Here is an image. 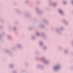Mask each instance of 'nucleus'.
Returning <instances> with one entry per match:
<instances>
[{"mask_svg": "<svg viewBox=\"0 0 73 73\" xmlns=\"http://www.w3.org/2000/svg\"><path fill=\"white\" fill-rule=\"evenodd\" d=\"M29 16V15H27V16Z\"/></svg>", "mask_w": 73, "mask_h": 73, "instance_id": "nucleus-34", "label": "nucleus"}, {"mask_svg": "<svg viewBox=\"0 0 73 73\" xmlns=\"http://www.w3.org/2000/svg\"><path fill=\"white\" fill-rule=\"evenodd\" d=\"M17 46L18 48H21V47H22V46H21V45H17Z\"/></svg>", "mask_w": 73, "mask_h": 73, "instance_id": "nucleus-10", "label": "nucleus"}, {"mask_svg": "<svg viewBox=\"0 0 73 73\" xmlns=\"http://www.w3.org/2000/svg\"><path fill=\"white\" fill-rule=\"evenodd\" d=\"M63 3L64 4H66V2H65V1H64V2Z\"/></svg>", "mask_w": 73, "mask_h": 73, "instance_id": "nucleus-22", "label": "nucleus"}, {"mask_svg": "<svg viewBox=\"0 0 73 73\" xmlns=\"http://www.w3.org/2000/svg\"><path fill=\"white\" fill-rule=\"evenodd\" d=\"M41 28H44V26L43 25H42L40 26Z\"/></svg>", "mask_w": 73, "mask_h": 73, "instance_id": "nucleus-14", "label": "nucleus"}, {"mask_svg": "<svg viewBox=\"0 0 73 73\" xmlns=\"http://www.w3.org/2000/svg\"><path fill=\"white\" fill-rule=\"evenodd\" d=\"M38 68H41L42 69L44 68V66H42L41 65H38Z\"/></svg>", "mask_w": 73, "mask_h": 73, "instance_id": "nucleus-5", "label": "nucleus"}, {"mask_svg": "<svg viewBox=\"0 0 73 73\" xmlns=\"http://www.w3.org/2000/svg\"><path fill=\"white\" fill-rule=\"evenodd\" d=\"M32 38L33 39V40H35V38H35V37L33 36H32Z\"/></svg>", "mask_w": 73, "mask_h": 73, "instance_id": "nucleus-12", "label": "nucleus"}, {"mask_svg": "<svg viewBox=\"0 0 73 73\" xmlns=\"http://www.w3.org/2000/svg\"><path fill=\"white\" fill-rule=\"evenodd\" d=\"M14 30L15 31V30H16V27H15L14 28Z\"/></svg>", "mask_w": 73, "mask_h": 73, "instance_id": "nucleus-25", "label": "nucleus"}, {"mask_svg": "<svg viewBox=\"0 0 73 73\" xmlns=\"http://www.w3.org/2000/svg\"><path fill=\"white\" fill-rule=\"evenodd\" d=\"M5 52H6V53H9V54H11V53H10V52L9 51L7 50H6Z\"/></svg>", "mask_w": 73, "mask_h": 73, "instance_id": "nucleus-9", "label": "nucleus"}, {"mask_svg": "<svg viewBox=\"0 0 73 73\" xmlns=\"http://www.w3.org/2000/svg\"><path fill=\"white\" fill-rule=\"evenodd\" d=\"M59 11L60 13V14H61V15H62V16L64 15V13L62 12V11L61 10H59Z\"/></svg>", "mask_w": 73, "mask_h": 73, "instance_id": "nucleus-4", "label": "nucleus"}, {"mask_svg": "<svg viewBox=\"0 0 73 73\" xmlns=\"http://www.w3.org/2000/svg\"><path fill=\"white\" fill-rule=\"evenodd\" d=\"M61 49V47H60L59 49Z\"/></svg>", "mask_w": 73, "mask_h": 73, "instance_id": "nucleus-32", "label": "nucleus"}, {"mask_svg": "<svg viewBox=\"0 0 73 73\" xmlns=\"http://www.w3.org/2000/svg\"><path fill=\"white\" fill-rule=\"evenodd\" d=\"M36 59L37 60H38V58H36Z\"/></svg>", "mask_w": 73, "mask_h": 73, "instance_id": "nucleus-30", "label": "nucleus"}, {"mask_svg": "<svg viewBox=\"0 0 73 73\" xmlns=\"http://www.w3.org/2000/svg\"><path fill=\"white\" fill-rule=\"evenodd\" d=\"M44 21L46 23V24H48V21L46 20L45 19L44 20Z\"/></svg>", "mask_w": 73, "mask_h": 73, "instance_id": "nucleus-7", "label": "nucleus"}, {"mask_svg": "<svg viewBox=\"0 0 73 73\" xmlns=\"http://www.w3.org/2000/svg\"><path fill=\"white\" fill-rule=\"evenodd\" d=\"M32 29V28L31 27H30V30H31V29Z\"/></svg>", "mask_w": 73, "mask_h": 73, "instance_id": "nucleus-26", "label": "nucleus"}, {"mask_svg": "<svg viewBox=\"0 0 73 73\" xmlns=\"http://www.w3.org/2000/svg\"><path fill=\"white\" fill-rule=\"evenodd\" d=\"M29 1L28 0H27L26 1V3H28V2Z\"/></svg>", "mask_w": 73, "mask_h": 73, "instance_id": "nucleus-21", "label": "nucleus"}, {"mask_svg": "<svg viewBox=\"0 0 73 73\" xmlns=\"http://www.w3.org/2000/svg\"><path fill=\"white\" fill-rule=\"evenodd\" d=\"M50 5H49V6H50V5H52V4L51 3H50Z\"/></svg>", "mask_w": 73, "mask_h": 73, "instance_id": "nucleus-27", "label": "nucleus"}, {"mask_svg": "<svg viewBox=\"0 0 73 73\" xmlns=\"http://www.w3.org/2000/svg\"><path fill=\"white\" fill-rule=\"evenodd\" d=\"M60 68V66L59 65H57L54 68L55 70H58Z\"/></svg>", "mask_w": 73, "mask_h": 73, "instance_id": "nucleus-2", "label": "nucleus"}, {"mask_svg": "<svg viewBox=\"0 0 73 73\" xmlns=\"http://www.w3.org/2000/svg\"><path fill=\"white\" fill-rule=\"evenodd\" d=\"M36 9L37 13H38L39 14H41V13H43V11H42V12H40L38 8H36Z\"/></svg>", "mask_w": 73, "mask_h": 73, "instance_id": "nucleus-3", "label": "nucleus"}, {"mask_svg": "<svg viewBox=\"0 0 73 73\" xmlns=\"http://www.w3.org/2000/svg\"><path fill=\"white\" fill-rule=\"evenodd\" d=\"M37 4H39V3H40V1H37Z\"/></svg>", "mask_w": 73, "mask_h": 73, "instance_id": "nucleus-16", "label": "nucleus"}, {"mask_svg": "<svg viewBox=\"0 0 73 73\" xmlns=\"http://www.w3.org/2000/svg\"><path fill=\"white\" fill-rule=\"evenodd\" d=\"M10 37H11V36H9L8 37V38H10Z\"/></svg>", "mask_w": 73, "mask_h": 73, "instance_id": "nucleus-29", "label": "nucleus"}, {"mask_svg": "<svg viewBox=\"0 0 73 73\" xmlns=\"http://www.w3.org/2000/svg\"><path fill=\"white\" fill-rule=\"evenodd\" d=\"M2 28V26H0V29H1Z\"/></svg>", "mask_w": 73, "mask_h": 73, "instance_id": "nucleus-28", "label": "nucleus"}, {"mask_svg": "<svg viewBox=\"0 0 73 73\" xmlns=\"http://www.w3.org/2000/svg\"><path fill=\"white\" fill-rule=\"evenodd\" d=\"M56 31L58 33H61L60 31V30H59L58 29H56Z\"/></svg>", "mask_w": 73, "mask_h": 73, "instance_id": "nucleus-8", "label": "nucleus"}, {"mask_svg": "<svg viewBox=\"0 0 73 73\" xmlns=\"http://www.w3.org/2000/svg\"><path fill=\"white\" fill-rule=\"evenodd\" d=\"M52 5H54V7H56V3H54V4H52Z\"/></svg>", "mask_w": 73, "mask_h": 73, "instance_id": "nucleus-15", "label": "nucleus"}, {"mask_svg": "<svg viewBox=\"0 0 73 73\" xmlns=\"http://www.w3.org/2000/svg\"><path fill=\"white\" fill-rule=\"evenodd\" d=\"M64 29V28H63V27H62L60 28V29L61 30H62V29Z\"/></svg>", "mask_w": 73, "mask_h": 73, "instance_id": "nucleus-18", "label": "nucleus"}, {"mask_svg": "<svg viewBox=\"0 0 73 73\" xmlns=\"http://www.w3.org/2000/svg\"><path fill=\"white\" fill-rule=\"evenodd\" d=\"M13 73H17V72L15 71H13Z\"/></svg>", "mask_w": 73, "mask_h": 73, "instance_id": "nucleus-23", "label": "nucleus"}, {"mask_svg": "<svg viewBox=\"0 0 73 73\" xmlns=\"http://www.w3.org/2000/svg\"><path fill=\"white\" fill-rule=\"evenodd\" d=\"M1 36L0 35V38H1Z\"/></svg>", "mask_w": 73, "mask_h": 73, "instance_id": "nucleus-31", "label": "nucleus"}, {"mask_svg": "<svg viewBox=\"0 0 73 73\" xmlns=\"http://www.w3.org/2000/svg\"><path fill=\"white\" fill-rule=\"evenodd\" d=\"M63 22L66 25H67L68 24V23L67 21H66L65 20H64L63 21Z\"/></svg>", "mask_w": 73, "mask_h": 73, "instance_id": "nucleus-6", "label": "nucleus"}, {"mask_svg": "<svg viewBox=\"0 0 73 73\" xmlns=\"http://www.w3.org/2000/svg\"><path fill=\"white\" fill-rule=\"evenodd\" d=\"M13 66V64H11L10 65V68H12Z\"/></svg>", "mask_w": 73, "mask_h": 73, "instance_id": "nucleus-13", "label": "nucleus"}, {"mask_svg": "<svg viewBox=\"0 0 73 73\" xmlns=\"http://www.w3.org/2000/svg\"><path fill=\"white\" fill-rule=\"evenodd\" d=\"M43 49H46V47H44L43 48Z\"/></svg>", "mask_w": 73, "mask_h": 73, "instance_id": "nucleus-24", "label": "nucleus"}, {"mask_svg": "<svg viewBox=\"0 0 73 73\" xmlns=\"http://www.w3.org/2000/svg\"><path fill=\"white\" fill-rule=\"evenodd\" d=\"M36 34L37 35V36H39V34H38V33H36Z\"/></svg>", "mask_w": 73, "mask_h": 73, "instance_id": "nucleus-20", "label": "nucleus"}, {"mask_svg": "<svg viewBox=\"0 0 73 73\" xmlns=\"http://www.w3.org/2000/svg\"><path fill=\"white\" fill-rule=\"evenodd\" d=\"M43 61L44 62L45 64H48L49 63V61L46 60L44 58H42Z\"/></svg>", "mask_w": 73, "mask_h": 73, "instance_id": "nucleus-1", "label": "nucleus"}, {"mask_svg": "<svg viewBox=\"0 0 73 73\" xmlns=\"http://www.w3.org/2000/svg\"><path fill=\"white\" fill-rule=\"evenodd\" d=\"M13 50H14V48H13Z\"/></svg>", "mask_w": 73, "mask_h": 73, "instance_id": "nucleus-33", "label": "nucleus"}, {"mask_svg": "<svg viewBox=\"0 0 73 73\" xmlns=\"http://www.w3.org/2000/svg\"><path fill=\"white\" fill-rule=\"evenodd\" d=\"M42 35L43 37H45V34H44V33H42Z\"/></svg>", "mask_w": 73, "mask_h": 73, "instance_id": "nucleus-11", "label": "nucleus"}, {"mask_svg": "<svg viewBox=\"0 0 73 73\" xmlns=\"http://www.w3.org/2000/svg\"><path fill=\"white\" fill-rule=\"evenodd\" d=\"M40 44L41 45H42V42H40Z\"/></svg>", "mask_w": 73, "mask_h": 73, "instance_id": "nucleus-19", "label": "nucleus"}, {"mask_svg": "<svg viewBox=\"0 0 73 73\" xmlns=\"http://www.w3.org/2000/svg\"><path fill=\"white\" fill-rule=\"evenodd\" d=\"M65 53H68V51H67V50H66L64 52Z\"/></svg>", "mask_w": 73, "mask_h": 73, "instance_id": "nucleus-17", "label": "nucleus"}]
</instances>
